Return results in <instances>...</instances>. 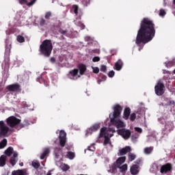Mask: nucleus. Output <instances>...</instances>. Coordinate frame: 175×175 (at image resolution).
Segmentation results:
<instances>
[{"label":"nucleus","instance_id":"obj_1","mask_svg":"<svg viewBox=\"0 0 175 175\" xmlns=\"http://www.w3.org/2000/svg\"><path fill=\"white\" fill-rule=\"evenodd\" d=\"M155 36V24L148 18H144L137 31L135 44L138 46L139 51L143 49L144 44L151 42Z\"/></svg>","mask_w":175,"mask_h":175},{"label":"nucleus","instance_id":"obj_2","mask_svg":"<svg viewBox=\"0 0 175 175\" xmlns=\"http://www.w3.org/2000/svg\"><path fill=\"white\" fill-rule=\"evenodd\" d=\"M122 111V107L120 104L116 105L113 107V113L109 114L110 122L112 125L116 126V128H124L125 125L124 122H122L120 118L121 113Z\"/></svg>","mask_w":175,"mask_h":175},{"label":"nucleus","instance_id":"obj_3","mask_svg":"<svg viewBox=\"0 0 175 175\" xmlns=\"http://www.w3.org/2000/svg\"><path fill=\"white\" fill-rule=\"evenodd\" d=\"M53 51V42L51 40H44L40 45V53L44 57H49L51 55Z\"/></svg>","mask_w":175,"mask_h":175},{"label":"nucleus","instance_id":"obj_4","mask_svg":"<svg viewBox=\"0 0 175 175\" xmlns=\"http://www.w3.org/2000/svg\"><path fill=\"white\" fill-rule=\"evenodd\" d=\"M106 127H103L100 131V137H104L105 140L103 142L104 146H107L110 143V137H112L113 134H109V131H107Z\"/></svg>","mask_w":175,"mask_h":175},{"label":"nucleus","instance_id":"obj_5","mask_svg":"<svg viewBox=\"0 0 175 175\" xmlns=\"http://www.w3.org/2000/svg\"><path fill=\"white\" fill-rule=\"evenodd\" d=\"M165 85L163 83L159 81L157 85L154 86V92L156 95L158 96H162L165 94Z\"/></svg>","mask_w":175,"mask_h":175},{"label":"nucleus","instance_id":"obj_6","mask_svg":"<svg viewBox=\"0 0 175 175\" xmlns=\"http://www.w3.org/2000/svg\"><path fill=\"white\" fill-rule=\"evenodd\" d=\"M10 129L6 124H5V122H3V120L0 121V137H6Z\"/></svg>","mask_w":175,"mask_h":175},{"label":"nucleus","instance_id":"obj_7","mask_svg":"<svg viewBox=\"0 0 175 175\" xmlns=\"http://www.w3.org/2000/svg\"><path fill=\"white\" fill-rule=\"evenodd\" d=\"M20 122H21V120L14 116H11L7 119V124L11 128H14V126L18 125Z\"/></svg>","mask_w":175,"mask_h":175},{"label":"nucleus","instance_id":"obj_8","mask_svg":"<svg viewBox=\"0 0 175 175\" xmlns=\"http://www.w3.org/2000/svg\"><path fill=\"white\" fill-rule=\"evenodd\" d=\"M117 132L118 134H119L120 136H122V137H123V139H124L125 140H128V139L131 137V130H128L126 129H118Z\"/></svg>","mask_w":175,"mask_h":175},{"label":"nucleus","instance_id":"obj_9","mask_svg":"<svg viewBox=\"0 0 175 175\" xmlns=\"http://www.w3.org/2000/svg\"><path fill=\"white\" fill-rule=\"evenodd\" d=\"M172 169L173 167L170 163H165L163 165L160 169V173L162 174H166V173H169V172H172Z\"/></svg>","mask_w":175,"mask_h":175},{"label":"nucleus","instance_id":"obj_10","mask_svg":"<svg viewBox=\"0 0 175 175\" xmlns=\"http://www.w3.org/2000/svg\"><path fill=\"white\" fill-rule=\"evenodd\" d=\"M131 151H132L131 146H126L119 150V152H118V156L122 157V155H126V154H128V152H131Z\"/></svg>","mask_w":175,"mask_h":175},{"label":"nucleus","instance_id":"obj_11","mask_svg":"<svg viewBox=\"0 0 175 175\" xmlns=\"http://www.w3.org/2000/svg\"><path fill=\"white\" fill-rule=\"evenodd\" d=\"M21 86L18 83H14L7 86V90L12 92H17L20 91Z\"/></svg>","mask_w":175,"mask_h":175},{"label":"nucleus","instance_id":"obj_12","mask_svg":"<svg viewBox=\"0 0 175 175\" xmlns=\"http://www.w3.org/2000/svg\"><path fill=\"white\" fill-rule=\"evenodd\" d=\"M77 68L79 70V74L81 76H83V75H84V73H85L87 71V66H85V64H78Z\"/></svg>","mask_w":175,"mask_h":175},{"label":"nucleus","instance_id":"obj_13","mask_svg":"<svg viewBox=\"0 0 175 175\" xmlns=\"http://www.w3.org/2000/svg\"><path fill=\"white\" fill-rule=\"evenodd\" d=\"M130 172H131V174H133V175L138 174H139V165L133 164L130 169Z\"/></svg>","mask_w":175,"mask_h":175},{"label":"nucleus","instance_id":"obj_14","mask_svg":"<svg viewBox=\"0 0 175 175\" xmlns=\"http://www.w3.org/2000/svg\"><path fill=\"white\" fill-rule=\"evenodd\" d=\"M99 128H100V125L98 123H96L87 130V133H90V132H96Z\"/></svg>","mask_w":175,"mask_h":175},{"label":"nucleus","instance_id":"obj_15","mask_svg":"<svg viewBox=\"0 0 175 175\" xmlns=\"http://www.w3.org/2000/svg\"><path fill=\"white\" fill-rule=\"evenodd\" d=\"M37 0H31L30 2L28 3L27 0H19V3L21 5H27V6H32L33 5H35Z\"/></svg>","mask_w":175,"mask_h":175},{"label":"nucleus","instance_id":"obj_16","mask_svg":"<svg viewBox=\"0 0 175 175\" xmlns=\"http://www.w3.org/2000/svg\"><path fill=\"white\" fill-rule=\"evenodd\" d=\"M131 116V108L126 107L123 113V118L124 120H129V116Z\"/></svg>","mask_w":175,"mask_h":175},{"label":"nucleus","instance_id":"obj_17","mask_svg":"<svg viewBox=\"0 0 175 175\" xmlns=\"http://www.w3.org/2000/svg\"><path fill=\"white\" fill-rule=\"evenodd\" d=\"M18 157V154L17 152H14L13 156L11 157L10 162L12 166H14L16 163H17V159H16Z\"/></svg>","mask_w":175,"mask_h":175},{"label":"nucleus","instance_id":"obj_18","mask_svg":"<svg viewBox=\"0 0 175 175\" xmlns=\"http://www.w3.org/2000/svg\"><path fill=\"white\" fill-rule=\"evenodd\" d=\"M123 65L124 63L122 62V60L118 59V62L115 63L116 70H121V69H122Z\"/></svg>","mask_w":175,"mask_h":175},{"label":"nucleus","instance_id":"obj_19","mask_svg":"<svg viewBox=\"0 0 175 175\" xmlns=\"http://www.w3.org/2000/svg\"><path fill=\"white\" fill-rule=\"evenodd\" d=\"M119 168H120V165L115 162L111 165V167L109 172H111V173H113V174H116V173H117V169H119Z\"/></svg>","mask_w":175,"mask_h":175},{"label":"nucleus","instance_id":"obj_20","mask_svg":"<svg viewBox=\"0 0 175 175\" xmlns=\"http://www.w3.org/2000/svg\"><path fill=\"white\" fill-rule=\"evenodd\" d=\"M49 154H50V148H45L40 157V159H44V158H46V157H47Z\"/></svg>","mask_w":175,"mask_h":175},{"label":"nucleus","instance_id":"obj_21","mask_svg":"<svg viewBox=\"0 0 175 175\" xmlns=\"http://www.w3.org/2000/svg\"><path fill=\"white\" fill-rule=\"evenodd\" d=\"M6 165V155H1L0 157V167H3Z\"/></svg>","mask_w":175,"mask_h":175},{"label":"nucleus","instance_id":"obj_22","mask_svg":"<svg viewBox=\"0 0 175 175\" xmlns=\"http://www.w3.org/2000/svg\"><path fill=\"white\" fill-rule=\"evenodd\" d=\"M154 151V147H146L144 149V152L146 154V155H150Z\"/></svg>","mask_w":175,"mask_h":175},{"label":"nucleus","instance_id":"obj_23","mask_svg":"<svg viewBox=\"0 0 175 175\" xmlns=\"http://www.w3.org/2000/svg\"><path fill=\"white\" fill-rule=\"evenodd\" d=\"M12 175H25V170H18L13 171Z\"/></svg>","mask_w":175,"mask_h":175},{"label":"nucleus","instance_id":"obj_24","mask_svg":"<svg viewBox=\"0 0 175 175\" xmlns=\"http://www.w3.org/2000/svg\"><path fill=\"white\" fill-rule=\"evenodd\" d=\"M126 159V157H119L115 163H116L119 166H121L122 163H124Z\"/></svg>","mask_w":175,"mask_h":175},{"label":"nucleus","instance_id":"obj_25","mask_svg":"<svg viewBox=\"0 0 175 175\" xmlns=\"http://www.w3.org/2000/svg\"><path fill=\"white\" fill-rule=\"evenodd\" d=\"M4 154L7 157H10V155L13 154V147L12 146L8 147V149L5 150Z\"/></svg>","mask_w":175,"mask_h":175},{"label":"nucleus","instance_id":"obj_26","mask_svg":"<svg viewBox=\"0 0 175 175\" xmlns=\"http://www.w3.org/2000/svg\"><path fill=\"white\" fill-rule=\"evenodd\" d=\"M31 165L34 169H39L40 167V163L38 160H34L32 161Z\"/></svg>","mask_w":175,"mask_h":175},{"label":"nucleus","instance_id":"obj_27","mask_svg":"<svg viewBox=\"0 0 175 175\" xmlns=\"http://www.w3.org/2000/svg\"><path fill=\"white\" fill-rule=\"evenodd\" d=\"M69 73L72 77H75V76H77V75H79V69L75 68L70 70Z\"/></svg>","mask_w":175,"mask_h":175},{"label":"nucleus","instance_id":"obj_28","mask_svg":"<svg viewBox=\"0 0 175 175\" xmlns=\"http://www.w3.org/2000/svg\"><path fill=\"white\" fill-rule=\"evenodd\" d=\"M75 157V152H68L66 156V158H68V159H74Z\"/></svg>","mask_w":175,"mask_h":175},{"label":"nucleus","instance_id":"obj_29","mask_svg":"<svg viewBox=\"0 0 175 175\" xmlns=\"http://www.w3.org/2000/svg\"><path fill=\"white\" fill-rule=\"evenodd\" d=\"M54 152H55L56 158H58V157H59V155H61V152H62L61 148H59V147L55 148Z\"/></svg>","mask_w":175,"mask_h":175},{"label":"nucleus","instance_id":"obj_30","mask_svg":"<svg viewBox=\"0 0 175 175\" xmlns=\"http://www.w3.org/2000/svg\"><path fill=\"white\" fill-rule=\"evenodd\" d=\"M6 144H8V140L6 139H3L0 142V149L5 148V147H6Z\"/></svg>","mask_w":175,"mask_h":175},{"label":"nucleus","instance_id":"obj_31","mask_svg":"<svg viewBox=\"0 0 175 175\" xmlns=\"http://www.w3.org/2000/svg\"><path fill=\"white\" fill-rule=\"evenodd\" d=\"M135 159H136V154L130 152L129 154V161H130V162H132L133 161H135Z\"/></svg>","mask_w":175,"mask_h":175},{"label":"nucleus","instance_id":"obj_32","mask_svg":"<svg viewBox=\"0 0 175 175\" xmlns=\"http://www.w3.org/2000/svg\"><path fill=\"white\" fill-rule=\"evenodd\" d=\"M120 171L123 173V172H126L128 170V165L124 164L119 167Z\"/></svg>","mask_w":175,"mask_h":175},{"label":"nucleus","instance_id":"obj_33","mask_svg":"<svg viewBox=\"0 0 175 175\" xmlns=\"http://www.w3.org/2000/svg\"><path fill=\"white\" fill-rule=\"evenodd\" d=\"M16 39L19 43H24V42H25V38H24V37L21 35H18Z\"/></svg>","mask_w":175,"mask_h":175},{"label":"nucleus","instance_id":"obj_34","mask_svg":"<svg viewBox=\"0 0 175 175\" xmlns=\"http://www.w3.org/2000/svg\"><path fill=\"white\" fill-rule=\"evenodd\" d=\"M59 144L61 147H65V143H66V138H59Z\"/></svg>","mask_w":175,"mask_h":175},{"label":"nucleus","instance_id":"obj_35","mask_svg":"<svg viewBox=\"0 0 175 175\" xmlns=\"http://www.w3.org/2000/svg\"><path fill=\"white\" fill-rule=\"evenodd\" d=\"M59 139H66V133L64 131H61L59 133Z\"/></svg>","mask_w":175,"mask_h":175},{"label":"nucleus","instance_id":"obj_36","mask_svg":"<svg viewBox=\"0 0 175 175\" xmlns=\"http://www.w3.org/2000/svg\"><path fill=\"white\" fill-rule=\"evenodd\" d=\"M12 49V44H10V45L6 44L5 45V54H10V50Z\"/></svg>","mask_w":175,"mask_h":175},{"label":"nucleus","instance_id":"obj_37","mask_svg":"<svg viewBox=\"0 0 175 175\" xmlns=\"http://www.w3.org/2000/svg\"><path fill=\"white\" fill-rule=\"evenodd\" d=\"M72 9H74L75 14H76V15L79 14V5H72Z\"/></svg>","mask_w":175,"mask_h":175},{"label":"nucleus","instance_id":"obj_38","mask_svg":"<svg viewBox=\"0 0 175 175\" xmlns=\"http://www.w3.org/2000/svg\"><path fill=\"white\" fill-rule=\"evenodd\" d=\"M51 16H53V14L49 11L46 12L44 17L46 20H50V17H51Z\"/></svg>","mask_w":175,"mask_h":175},{"label":"nucleus","instance_id":"obj_39","mask_svg":"<svg viewBox=\"0 0 175 175\" xmlns=\"http://www.w3.org/2000/svg\"><path fill=\"white\" fill-rule=\"evenodd\" d=\"M90 1L91 0H82V5H83L85 8H87V6L90 5Z\"/></svg>","mask_w":175,"mask_h":175},{"label":"nucleus","instance_id":"obj_40","mask_svg":"<svg viewBox=\"0 0 175 175\" xmlns=\"http://www.w3.org/2000/svg\"><path fill=\"white\" fill-rule=\"evenodd\" d=\"M135 120H136V113H133L130 115V121L133 122V121H135Z\"/></svg>","mask_w":175,"mask_h":175},{"label":"nucleus","instance_id":"obj_41","mask_svg":"<svg viewBox=\"0 0 175 175\" xmlns=\"http://www.w3.org/2000/svg\"><path fill=\"white\" fill-rule=\"evenodd\" d=\"M106 70H107V67L105 65H101L100 66V71L104 72V73H106Z\"/></svg>","mask_w":175,"mask_h":175},{"label":"nucleus","instance_id":"obj_42","mask_svg":"<svg viewBox=\"0 0 175 175\" xmlns=\"http://www.w3.org/2000/svg\"><path fill=\"white\" fill-rule=\"evenodd\" d=\"M69 169H70L69 165H68L66 164H64L62 166V170H64V172H66V171L69 170Z\"/></svg>","mask_w":175,"mask_h":175},{"label":"nucleus","instance_id":"obj_43","mask_svg":"<svg viewBox=\"0 0 175 175\" xmlns=\"http://www.w3.org/2000/svg\"><path fill=\"white\" fill-rule=\"evenodd\" d=\"M92 61H93V62H99V61H100V57L96 56V57H93Z\"/></svg>","mask_w":175,"mask_h":175},{"label":"nucleus","instance_id":"obj_44","mask_svg":"<svg viewBox=\"0 0 175 175\" xmlns=\"http://www.w3.org/2000/svg\"><path fill=\"white\" fill-rule=\"evenodd\" d=\"M115 72L114 70H111L109 73H108V77H114V75H115Z\"/></svg>","mask_w":175,"mask_h":175},{"label":"nucleus","instance_id":"obj_45","mask_svg":"<svg viewBox=\"0 0 175 175\" xmlns=\"http://www.w3.org/2000/svg\"><path fill=\"white\" fill-rule=\"evenodd\" d=\"M166 14V12L164 10H160L159 11V16H163Z\"/></svg>","mask_w":175,"mask_h":175},{"label":"nucleus","instance_id":"obj_46","mask_svg":"<svg viewBox=\"0 0 175 175\" xmlns=\"http://www.w3.org/2000/svg\"><path fill=\"white\" fill-rule=\"evenodd\" d=\"M44 24H46V20H44V18H41L40 21V25H41V27H43Z\"/></svg>","mask_w":175,"mask_h":175},{"label":"nucleus","instance_id":"obj_47","mask_svg":"<svg viewBox=\"0 0 175 175\" xmlns=\"http://www.w3.org/2000/svg\"><path fill=\"white\" fill-rule=\"evenodd\" d=\"M135 131H136V132H138V133H142V132H143V130L140 127H135Z\"/></svg>","mask_w":175,"mask_h":175},{"label":"nucleus","instance_id":"obj_48","mask_svg":"<svg viewBox=\"0 0 175 175\" xmlns=\"http://www.w3.org/2000/svg\"><path fill=\"white\" fill-rule=\"evenodd\" d=\"M59 33H62V35H65V33H66L68 32V31L64 30L62 29H59Z\"/></svg>","mask_w":175,"mask_h":175},{"label":"nucleus","instance_id":"obj_49","mask_svg":"<svg viewBox=\"0 0 175 175\" xmlns=\"http://www.w3.org/2000/svg\"><path fill=\"white\" fill-rule=\"evenodd\" d=\"M100 77H101V81H106V79H107V77L106 75H100Z\"/></svg>","mask_w":175,"mask_h":175},{"label":"nucleus","instance_id":"obj_50","mask_svg":"<svg viewBox=\"0 0 175 175\" xmlns=\"http://www.w3.org/2000/svg\"><path fill=\"white\" fill-rule=\"evenodd\" d=\"M93 72H94V73H96V74L99 73V68L96 67V68H93Z\"/></svg>","mask_w":175,"mask_h":175},{"label":"nucleus","instance_id":"obj_51","mask_svg":"<svg viewBox=\"0 0 175 175\" xmlns=\"http://www.w3.org/2000/svg\"><path fill=\"white\" fill-rule=\"evenodd\" d=\"M135 165H138V166H139V165L140 164V163H142V159H137L136 161H135Z\"/></svg>","mask_w":175,"mask_h":175},{"label":"nucleus","instance_id":"obj_52","mask_svg":"<svg viewBox=\"0 0 175 175\" xmlns=\"http://www.w3.org/2000/svg\"><path fill=\"white\" fill-rule=\"evenodd\" d=\"M10 172L8 170H4L2 173V175H9Z\"/></svg>","mask_w":175,"mask_h":175},{"label":"nucleus","instance_id":"obj_53","mask_svg":"<svg viewBox=\"0 0 175 175\" xmlns=\"http://www.w3.org/2000/svg\"><path fill=\"white\" fill-rule=\"evenodd\" d=\"M85 42H90V40H91V37H90V36H86V37L85 38Z\"/></svg>","mask_w":175,"mask_h":175},{"label":"nucleus","instance_id":"obj_54","mask_svg":"<svg viewBox=\"0 0 175 175\" xmlns=\"http://www.w3.org/2000/svg\"><path fill=\"white\" fill-rule=\"evenodd\" d=\"M170 106H172V105H175L174 100H170L169 103Z\"/></svg>","mask_w":175,"mask_h":175},{"label":"nucleus","instance_id":"obj_55","mask_svg":"<svg viewBox=\"0 0 175 175\" xmlns=\"http://www.w3.org/2000/svg\"><path fill=\"white\" fill-rule=\"evenodd\" d=\"M81 29H85V25H84V24H81Z\"/></svg>","mask_w":175,"mask_h":175},{"label":"nucleus","instance_id":"obj_56","mask_svg":"<svg viewBox=\"0 0 175 175\" xmlns=\"http://www.w3.org/2000/svg\"><path fill=\"white\" fill-rule=\"evenodd\" d=\"M42 81H44V84L45 85V87H47L49 85V83H47V82L44 80H42Z\"/></svg>","mask_w":175,"mask_h":175},{"label":"nucleus","instance_id":"obj_57","mask_svg":"<svg viewBox=\"0 0 175 175\" xmlns=\"http://www.w3.org/2000/svg\"><path fill=\"white\" fill-rule=\"evenodd\" d=\"M51 61L52 62H55V59L54 57H51Z\"/></svg>","mask_w":175,"mask_h":175},{"label":"nucleus","instance_id":"obj_58","mask_svg":"<svg viewBox=\"0 0 175 175\" xmlns=\"http://www.w3.org/2000/svg\"><path fill=\"white\" fill-rule=\"evenodd\" d=\"M46 175H51V170L49 171Z\"/></svg>","mask_w":175,"mask_h":175},{"label":"nucleus","instance_id":"obj_59","mask_svg":"<svg viewBox=\"0 0 175 175\" xmlns=\"http://www.w3.org/2000/svg\"><path fill=\"white\" fill-rule=\"evenodd\" d=\"M169 129V124H165V129Z\"/></svg>","mask_w":175,"mask_h":175},{"label":"nucleus","instance_id":"obj_60","mask_svg":"<svg viewBox=\"0 0 175 175\" xmlns=\"http://www.w3.org/2000/svg\"><path fill=\"white\" fill-rule=\"evenodd\" d=\"M21 128H24V124H21Z\"/></svg>","mask_w":175,"mask_h":175},{"label":"nucleus","instance_id":"obj_61","mask_svg":"<svg viewBox=\"0 0 175 175\" xmlns=\"http://www.w3.org/2000/svg\"><path fill=\"white\" fill-rule=\"evenodd\" d=\"M41 165H42L43 166H44V164L43 163V161L41 162Z\"/></svg>","mask_w":175,"mask_h":175},{"label":"nucleus","instance_id":"obj_62","mask_svg":"<svg viewBox=\"0 0 175 175\" xmlns=\"http://www.w3.org/2000/svg\"><path fill=\"white\" fill-rule=\"evenodd\" d=\"M173 4L175 5V0H173Z\"/></svg>","mask_w":175,"mask_h":175},{"label":"nucleus","instance_id":"obj_63","mask_svg":"<svg viewBox=\"0 0 175 175\" xmlns=\"http://www.w3.org/2000/svg\"><path fill=\"white\" fill-rule=\"evenodd\" d=\"M21 166H23V163H20Z\"/></svg>","mask_w":175,"mask_h":175},{"label":"nucleus","instance_id":"obj_64","mask_svg":"<svg viewBox=\"0 0 175 175\" xmlns=\"http://www.w3.org/2000/svg\"><path fill=\"white\" fill-rule=\"evenodd\" d=\"M174 75H175V69L174 70Z\"/></svg>","mask_w":175,"mask_h":175}]
</instances>
